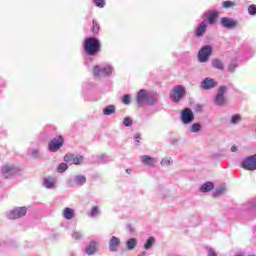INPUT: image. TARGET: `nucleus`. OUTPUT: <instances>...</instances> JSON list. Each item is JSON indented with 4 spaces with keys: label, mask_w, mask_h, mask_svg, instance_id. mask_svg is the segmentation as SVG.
I'll use <instances>...</instances> for the list:
<instances>
[{
    "label": "nucleus",
    "mask_w": 256,
    "mask_h": 256,
    "mask_svg": "<svg viewBox=\"0 0 256 256\" xmlns=\"http://www.w3.org/2000/svg\"><path fill=\"white\" fill-rule=\"evenodd\" d=\"M84 51L87 55H95L101 51V42L95 37L87 38L84 41Z\"/></svg>",
    "instance_id": "1"
},
{
    "label": "nucleus",
    "mask_w": 256,
    "mask_h": 256,
    "mask_svg": "<svg viewBox=\"0 0 256 256\" xmlns=\"http://www.w3.org/2000/svg\"><path fill=\"white\" fill-rule=\"evenodd\" d=\"M187 95V89L183 85H175L170 92V99L173 103H179L185 99Z\"/></svg>",
    "instance_id": "2"
},
{
    "label": "nucleus",
    "mask_w": 256,
    "mask_h": 256,
    "mask_svg": "<svg viewBox=\"0 0 256 256\" xmlns=\"http://www.w3.org/2000/svg\"><path fill=\"white\" fill-rule=\"evenodd\" d=\"M229 91V88L227 86H220L218 88V92L214 98L215 105L223 106L227 103V98L225 97V93Z\"/></svg>",
    "instance_id": "3"
},
{
    "label": "nucleus",
    "mask_w": 256,
    "mask_h": 256,
    "mask_svg": "<svg viewBox=\"0 0 256 256\" xmlns=\"http://www.w3.org/2000/svg\"><path fill=\"white\" fill-rule=\"evenodd\" d=\"M212 53H213V47H211V45L203 46L198 52V61L200 63H207Z\"/></svg>",
    "instance_id": "4"
},
{
    "label": "nucleus",
    "mask_w": 256,
    "mask_h": 256,
    "mask_svg": "<svg viewBox=\"0 0 256 256\" xmlns=\"http://www.w3.org/2000/svg\"><path fill=\"white\" fill-rule=\"evenodd\" d=\"M27 215V207H16L6 214L7 219H21Z\"/></svg>",
    "instance_id": "5"
},
{
    "label": "nucleus",
    "mask_w": 256,
    "mask_h": 256,
    "mask_svg": "<svg viewBox=\"0 0 256 256\" xmlns=\"http://www.w3.org/2000/svg\"><path fill=\"white\" fill-rule=\"evenodd\" d=\"M113 73L112 66L101 67L96 65L93 70L94 77H109Z\"/></svg>",
    "instance_id": "6"
},
{
    "label": "nucleus",
    "mask_w": 256,
    "mask_h": 256,
    "mask_svg": "<svg viewBox=\"0 0 256 256\" xmlns=\"http://www.w3.org/2000/svg\"><path fill=\"white\" fill-rule=\"evenodd\" d=\"M21 170L15 165L7 164L2 167V175L5 179H11V177H15Z\"/></svg>",
    "instance_id": "7"
},
{
    "label": "nucleus",
    "mask_w": 256,
    "mask_h": 256,
    "mask_svg": "<svg viewBox=\"0 0 256 256\" xmlns=\"http://www.w3.org/2000/svg\"><path fill=\"white\" fill-rule=\"evenodd\" d=\"M241 167L246 171H256V154L245 158L241 163Z\"/></svg>",
    "instance_id": "8"
},
{
    "label": "nucleus",
    "mask_w": 256,
    "mask_h": 256,
    "mask_svg": "<svg viewBox=\"0 0 256 256\" xmlns=\"http://www.w3.org/2000/svg\"><path fill=\"white\" fill-rule=\"evenodd\" d=\"M195 121V114H193V110L191 108H185L181 112V122L184 125H189Z\"/></svg>",
    "instance_id": "9"
},
{
    "label": "nucleus",
    "mask_w": 256,
    "mask_h": 256,
    "mask_svg": "<svg viewBox=\"0 0 256 256\" xmlns=\"http://www.w3.org/2000/svg\"><path fill=\"white\" fill-rule=\"evenodd\" d=\"M63 145V136H57L48 143V149L51 153H57Z\"/></svg>",
    "instance_id": "10"
},
{
    "label": "nucleus",
    "mask_w": 256,
    "mask_h": 256,
    "mask_svg": "<svg viewBox=\"0 0 256 256\" xmlns=\"http://www.w3.org/2000/svg\"><path fill=\"white\" fill-rule=\"evenodd\" d=\"M87 183V177H85V175H76L72 178V180H70L68 182V187H74V185H76V187H83V185H85Z\"/></svg>",
    "instance_id": "11"
},
{
    "label": "nucleus",
    "mask_w": 256,
    "mask_h": 256,
    "mask_svg": "<svg viewBox=\"0 0 256 256\" xmlns=\"http://www.w3.org/2000/svg\"><path fill=\"white\" fill-rule=\"evenodd\" d=\"M64 161L68 165H81L83 163V156H77L75 154H66Z\"/></svg>",
    "instance_id": "12"
},
{
    "label": "nucleus",
    "mask_w": 256,
    "mask_h": 256,
    "mask_svg": "<svg viewBox=\"0 0 256 256\" xmlns=\"http://www.w3.org/2000/svg\"><path fill=\"white\" fill-rule=\"evenodd\" d=\"M149 97V91L145 90V89H141L136 96V101H137V105L139 107L143 106V105H147V99Z\"/></svg>",
    "instance_id": "13"
},
{
    "label": "nucleus",
    "mask_w": 256,
    "mask_h": 256,
    "mask_svg": "<svg viewBox=\"0 0 256 256\" xmlns=\"http://www.w3.org/2000/svg\"><path fill=\"white\" fill-rule=\"evenodd\" d=\"M201 87L204 91H211V89H215V87H217V81L211 77H206L201 82Z\"/></svg>",
    "instance_id": "14"
},
{
    "label": "nucleus",
    "mask_w": 256,
    "mask_h": 256,
    "mask_svg": "<svg viewBox=\"0 0 256 256\" xmlns=\"http://www.w3.org/2000/svg\"><path fill=\"white\" fill-rule=\"evenodd\" d=\"M119 245H121V239L117 236H112L109 241V251L111 253H117L119 251Z\"/></svg>",
    "instance_id": "15"
},
{
    "label": "nucleus",
    "mask_w": 256,
    "mask_h": 256,
    "mask_svg": "<svg viewBox=\"0 0 256 256\" xmlns=\"http://www.w3.org/2000/svg\"><path fill=\"white\" fill-rule=\"evenodd\" d=\"M220 23L225 29H235L237 27V21L227 17H223Z\"/></svg>",
    "instance_id": "16"
},
{
    "label": "nucleus",
    "mask_w": 256,
    "mask_h": 256,
    "mask_svg": "<svg viewBox=\"0 0 256 256\" xmlns=\"http://www.w3.org/2000/svg\"><path fill=\"white\" fill-rule=\"evenodd\" d=\"M159 103V94L157 92H148V98L146 101V105H157Z\"/></svg>",
    "instance_id": "17"
},
{
    "label": "nucleus",
    "mask_w": 256,
    "mask_h": 256,
    "mask_svg": "<svg viewBox=\"0 0 256 256\" xmlns=\"http://www.w3.org/2000/svg\"><path fill=\"white\" fill-rule=\"evenodd\" d=\"M98 247H99V242L97 241L90 242L85 248L86 255H93L97 251Z\"/></svg>",
    "instance_id": "18"
},
{
    "label": "nucleus",
    "mask_w": 256,
    "mask_h": 256,
    "mask_svg": "<svg viewBox=\"0 0 256 256\" xmlns=\"http://www.w3.org/2000/svg\"><path fill=\"white\" fill-rule=\"evenodd\" d=\"M207 33V23L201 22L196 28L194 34L196 37H203Z\"/></svg>",
    "instance_id": "19"
},
{
    "label": "nucleus",
    "mask_w": 256,
    "mask_h": 256,
    "mask_svg": "<svg viewBox=\"0 0 256 256\" xmlns=\"http://www.w3.org/2000/svg\"><path fill=\"white\" fill-rule=\"evenodd\" d=\"M141 162L143 163V165L151 167L155 165V163H157V158H153L149 155H143L141 156Z\"/></svg>",
    "instance_id": "20"
},
{
    "label": "nucleus",
    "mask_w": 256,
    "mask_h": 256,
    "mask_svg": "<svg viewBox=\"0 0 256 256\" xmlns=\"http://www.w3.org/2000/svg\"><path fill=\"white\" fill-rule=\"evenodd\" d=\"M57 180L53 177H46L43 180V185L46 189H54Z\"/></svg>",
    "instance_id": "21"
},
{
    "label": "nucleus",
    "mask_w": 256,
    "mask_h": 256,
    "mask_svg": "<svg viewBox=\"0 0 256 256\" xmlns=\"http://www.w3.org/2000/svg\"><path fill=\"white\" fill-rule=\"evenodd\" d=\"M215 185L212 182H206L200 187L201 193H209V191H213Z\"/></svg>",
    "instance_id": "22"
},
{
    "label": "nucleus",
    "mask_w": 256,
    "mask_h": 256,
    "mask_svg": "<svg viewBox=\"0 0 256 256\" xmlns=\"http://www.w3.org/2000/svg\"><path fill=\"white\" fill-rule=\"evenodd\" d=\"M219 15V13L217 11H210L208 12V23L210 25H213L217 22V16Z\"/></svg>",
    "instance_id": "23"
},
{
    "label": "nucleus",
    "mask_w": 256,
    "mask_h": 256,
    "mask_svg": "<svg viewBox=\"0 0 256 256\" xmlns=\"http://www.w3.org/2000/svg\"><path fill=\"white\" fill-rule=\"evenodd\" d=\"M63 217L64 219L71 220L75 217V210L71 208H65L63 211Z\"/></svg>",
    "instance_id": "24"
},
{
    "label": "nucleus",
    "mask_w": 256,
    "mask_h": 256,
    "mask_svg": "<svg viewBox=\"0 0 256 256\" xmlns=\"http://www.w3.org/2000/svg\"><path fill=\"white\" fill-rule=\"evenodd\" d=\"M135 247H137L136 238H130L126 241V249H128V251H133Z\"/></svg>",
    "instance_id": "25"
},
{
    "label": "nucleus",
    "mask_w": 256,
    "mask_h": 256,
    "mask_svg": "<svg viewBox=\"0 0 256 256\" xmlns=\"http://www.w3.org/2000/svg\"><path fill=\"white\" fill-rule=\"evenodd\" d=\"M212 67H214V69H219L220 71H223V69H225V66L223 65V61L219 60V59H214L212 60Z\"/></svg>",
    "instance_id": "26"
},
{
    "label": "nucleus",
    "mask_w": 256,
    "mask_h": 256,
    "mask_svg": "<svg viewBox=\"0 0 256 256\" xmlns=\"http://www.w3.org/2000/svg\"><path fill=\"white\" fill-rule=\"evenodd\" d=\"M153 245H155V237L150 236V237L146 240V242H145V244H144V249H145L146 251H149V249H151V248L153 247Z\"/></svg>",
    "instance_id": "27"
},
{
    "label": "nucleus",
    "mask_w": 256,
    "mask_h": 256,
    "mask_svg": "<svg viewBox=\"0 0 256 256\" xmlns=\"http://www.w3.org/2000/svg\"><path fill=\"white\" fill-rule=\"evenodd\" d=\"M225 193H227V188H225V186H220L214 191L213 197H219L220 195H225Z\"/></svg>",
    "instance_id": "28"
},
{
    "label": "nucleus",
    "mask_w": 256,
    "mask_h": 256,
    "mask_svg": "<svg viewBox=\"0 0 256 256\" xmlns=\"http://www.w3.org/2000/svg\"><path fill=\"white\" fill-rule=\"evenodd\" d=\"M115 113V105H108L103 109V115H113Z\"/></svg>",
    "instance_id": "29"
},
{
    "label": "nucleus",
    "mask_w": 256,
    "mask_h": 256,
    "mask_svg": "<svg viewBox=\"0 0 256 256\" xmlns=\"http://www.w3.org/2000/svg\"><path fill=\"white\" fill-rule=\"evenodd\" d=\"M101 27L99 26V23L97 21L93 20L92 22V33L93 35H98Z\"/></svg>",
    "instance_id": "30"
},
{
    "label": "nucleus",
    "mask_w": 256,
    "mask_h": 256,
    "mask_svg": "<svg viewBox=\"0 0 256 256\" xmlns=\"http://www.w3.org/2000/svg\"><path fill=\"white\" fill-rule=\"evenodd\" d=\"M191 133H199L201 131V124L200 123H194L190 126Z\"/></svg>",
    "instance_id": "31"
},
{
    "label": "nucleus",
    "mask_w": 256,
    "mask_h": 256,
    "mask_svg": "<svg viewBox=\"0 0 256 256\" xmlns=\"http://www.w3.org/2000/svg\"><path fill=\"white\" fill-rule=\"evenodd\" d=\"M98 163H109V161H111V157H109L108 155L102 154L100 156H98Z\"/></svg>",
    "instance_id": "32"
},
{
    "label": "nucleus",
    "mask_w": 256,
    "mask_h": 256,
    "mask_svg": "<svg viewBox=\"0 0 256 256\" xmlns=\"http://www.w3.org/2000/svg\"><path fill=\"white\" fill-rule=\"evenodd\" d=\"M223 7L225 9H233V7H237V2L233 1H224L223 2Z\"/></svg>",
    "instance_id": "33"
},
{
    "label": "nucleus",
    "mask_w": 256,
    "mask_h": 256,
    "mask_svg": "<svg viewBox=\"0 0 256 256\" xmlns=\"http://www.w3.org/2000/svg\"><path fill=\"white\" fill-rule=\"evenodd\" d=\"M160 164L162 167H170V165H173V160H171V158H163Z\"/></svg>",
    "instance_id": "34"
},
{
    "label": "nucleus",
    "mask_w": 256,
    "mask_h": 256,
    "mask_svg": "<svg viewBox=\"0 0 256 256\" xmlns=\"http://www.w3.org/2000/svg\"><path fill=\"white\" fill-rule=\"evenodd\" d=\"M30 157H32V159H39V157H41V151L37 149L31 150Z\"/></svg>",
    "instance_id": "35"
},
{
    "label": "nucleus",
    "mask_w": 256,
    "mask_h": 256,
    "mask_svg": "<svg viewBox=\"0 0 256 256\" xmlns=\"http://www.w3.org/2000/svg\"><path fill=\"white\" fill-rule=\"evenodd\" d=\"M68 163H61L58 168H57V172L58 173H65V171H67V169H69V166L67 165Z\"/></svg>",
    "instance_id": "36"
},
{
    "label": "nucleus",
    "mask_w": 256,
    "mask_h": 256,
    "mask_svg": "<svg viewBox=\"0 0 256 256\" xmlns=\"http://www.w3.org/2000/svg\"><path fill=\"white\" fill-rule=\"evenodd\" d=\"M123 125L125 127H132L133 126V119H131V117H125L123 119Z\"/></svg>",
    "instance_id": "37"
},
{
    "label": "nucleus",
    "mask_w": 256,
    "mask_h": 256,
    "mask_svg": "<svg viewBox=\"0 0 256 256\" xmlns=\"http://www.w3.org/2000/svg\"><path fill=\"white\" fill-rule=\"evenodd\" d=\"M134 145H136V147H139L141 145V134H134Z\"/></svg>",
    "instance_id": "38"
},
{
    "label": "nucleus",
    "mask_w": 256,
    "mask_h": 256,
    "mask_svg": "<svg viewBox=\"0 0 256 256\" xmlns=\"http://www.w3.org/2000/svg\"><path fill=\"white\" fill-rule=\"evenodd\" d=\"M239 121H241V116L233 115L231 117L230 123H232V125H237V123H239Z\"/></svg>",
    "instance_id": "39"
},
{
    "label": "nucleus",
    "mask_w": 256,
    "mask_h": 256,
    "mask_svg": "<svg viewBox=\"0 0 256 256\" xmlns=\"http://www.w3.org/2000/svg\"><path fill=\"white\" fill-rule=\"evenodd\" d=\"M122 102L124 105H130L131 104V95L126 94L123 96Z\"/></svg>",
    "instance_id": "40"
},
{
    "label": "nucleus",
    "mask_w": 256,
    "mask_h": 256,
    "mask_svg": "<svg viewBox=\"0 0 256 256\" xmlns=\"http://www.w3.org/2000/svg\"><path fill=\"white\" fill-rule=\"evenodd\" d=\"M99 206H94L91 210L90 217H96V215H99Z\"/></svg>",
    "instance_id": "41"
},
{
    "label": "nucleus",
    "mask_w": 256,
    "mask_h": 256,
    "mask_svg": "<svg viewBox=\"0 0 256 256\" xmlns=\"http://www.w3.org/2000/svg\"><path fill=\"white\" fill-rule=\"evenodd\" d=\"M72 239H75L76 241H79V239H83V234L81 232H73Z\"/></svg>",
    "instance_id": "42"
},
{
    "label": "nucleus",
    "mask_w": 256,
    "mask_h": 256,
    "mask_svg": "<svg viewBox=\"0 0 256 256\" xmlns=\"http://www.w3.org/2000/svg\"><path fill=\"white\" fill-rule=\"evenodd\" d=\"M96 7L103 9L105 7V0H94Z\"/></svg>",
    "instance_id": "43"
},
{
    "label": "nucleus",
    "mask_w": 256,
    "mask_h": 256,
    "mask_svg": "<svg viewBox=\"0 0 256 256\" xmlns=\"http://www.w3.org/2000/svg\"><path fill=\"white\" fill-rule=\"evenodd\" d=\"M248 13L249 15H256V5L252 4L248 7Z\"/></svg>",
    "instance_id": "44"
},
{
    "label": "nucleus",
    "mask_w": 256,
    "mask_h": 256,
    "mask_svg": "<svg viewBox=\"0 0 256 256\" xmlns=\"http://www.w3.org/2000/svg\"><path fill=\"white\" fill-rule=\"evenodd\" d=\"M237 69V64L236 63H231L229 66H228V71L230 73H233V71H235Z\"/></svg>",
    "instance_id": "45"
},
{
    "label": "nucleus",
    "mask_w": 256,
    "mask_h": 256,
    "mask_svg": "<svg viewBox=\"0 0 256 256\" xmlns=\"http://www.w3.org/2000/svg\"><path fill=\"white\" fill-rule=\"evenodd\" d=\"M208 256H217V254L215 253V250H213L212 248H208Z\"/></svg>",
    "instance_id": "46"
},
{
    "label": "nucleus",
    "mask_w": 256,
    "mask_h": 256,
    "mask_svg": "<svg viewBox=\"0 0 256 256\" xmlns=\"http://www.w3.org/2000/svg\"><path fill=\"white\" fill-rule=\"evenodd\" d=\"M231 151H232V153L237 152V146H236V145H233V146L231 147Z\"/></svg>",
    "instance_id": "47"
},
{
    "label": "nucleus",
    "mask_w": 256,
    "mask_h": 256,
    "mask_svg": "<svg viewBox=\"0 0 256 256\" xmlns=\"http://www.w3.org/2000/svg\"><path fill=\"white\" fill-rule=\"evenodd\" d=\"M126 173H127L128 175H131V169H126Z\"/></svg>",
    "instance_id": "48"
},
{
    "label": "nucleus",
    "mask_w": 256,
    "mask_h": 256,
    "mask_svg": "<svg viewBox=\"0 0 256 256\" xmlns=\"http://www.w3.org/2000/svg\"><path fill=\"white\" fill-rule=\"evenodd\" d=\"M236 256H243V254H237Z\"/></svg>",
    "instance_id": "49"
},
{
    "label": "nucleus",
    "mask_w": 256,
    "mask_h": 256,
    "mask_svg": "<svg viewBox=\"0 0 256 256\" xmlns=\"http://www.w3.org/2000/svg\"><path fill=\"white\" fill-rule=\"evenodd\" d=\"M198 109H201V106H200V105H198Z\"/></svg>",
    "instance_id": "50"
}]
</instances>
